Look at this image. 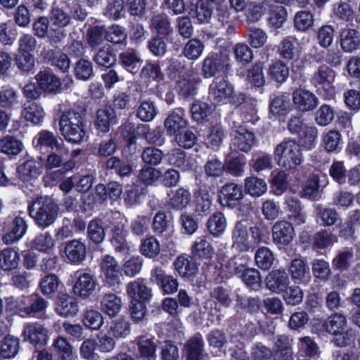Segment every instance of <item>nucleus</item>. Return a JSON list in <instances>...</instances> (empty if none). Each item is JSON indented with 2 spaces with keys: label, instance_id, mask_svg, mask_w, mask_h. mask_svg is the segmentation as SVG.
<instances>
[{
  "label": "nucleus",
  "instance_id": "27",
  "mask_svg": "<svg viewBox=\"0 0 360 360\" xmlns=\"http://www.w3.org/2000/svg\"><path fill=\"white\" fill-rule=\"evenodd\" d=\"M150 28L159 35L169 36L173 32V27L165 13L154 14L150 20Z\"/></svg>",
  "mask_w": 360,
  "mask_h": 360
},
{
  "label": "nucleus",
  "instance_id": "12",
  "mask_svg": "<svg viewBox=\"0 0 360 360\" xmlns=\"http://www.w3.org/2000/svg\"><path fill=\"white\" fill-rule=\"evenodd\" d=\"M292 102L295 108L302 112L313 110L318 105L317 97L311 91L297 89L292 93Z\"/></svg>",
  "mask_w": 360,
  "mask_h": 360
},
{
  "label": "nucleus",
  "instance_id": "30",
  "mask_svg": "<svg viewBox=\"0 0 360 360\" xmlns=\"http://www.w3.org/2000/svg\"><path fill=\"white\" fill-rule=\"evenodd\" d=\"M127 292L131 300H148L152 296L151 290L142 281H134L127 284Z\"/></svg>",
  "mask_w": 360,
  "mask_h": 360
},
{
  "label": "nucleus",
  "instance_id": "45",
  "mask_svg": "<svg viewBox=\"0 0 360 360\" xmlns=\"http://www.w3.org/2000/svg\"><path fill=\"white\" fill-rule=\"evenodd\" d=\"M139 251L146 257L154 259L160 252L159 241L153 236L148 237L141 240Z\"/></svg>",
  "mask_w": 360,
  "mask_h": 360
},
{
  "label": "nucleus",
  "instance_id": "32",
  "mask_svg": "<svg viewBox=\"0 0 360 360\" xmlns=\"http://www.w3.org/2000/svg\"><path fill=\"white\" fill-rule=\"evenodd\" d=\"M78 304L67 295L58 297L56 311L62 316H73L78 312Z\"/></svg>",
  "mask_w": 360,
  "mask_h": 360
},
{
  "label": "nucleus",
  "instance_id": "17",
  "mask_svg": "<svg viewBox=\"0 0 360 360\" xmlns=\"http://www.w3.org/2000/svg\"><path fill=\"white\" fill-rule=\"evenodd\" d=\"M42 164L39 160L30 158L17 167V172L20 179L28 182L37 179L42 172Z\"/></svg>",
  "mask_w": 360,
  "mask_h": 360
},
{
  "label": "nucleus",
  "instance_id": "8",
  "mask_svg": "<svg viewBox=\"0 0 360 360\" xmlns=\"http://www.w3.org/2000/svg\"><path fill=\"white\" fill-rule=\"evenodd\" d=\"M101 271L104 275V283L110 287L120 284L121 273L117 260L112 256L106 255L101 259L100 264Z\"/></svg>",
  "mask_w": 360,
  "mask_h": 360
},
{
  "label": "nucleus",
  "instance_id": "18",
  "mask_svg": "<svg viewBox=\"0 0 360 360\" xmlns=\"http://www.w3.org/2000/svg\"><path fill=\"white\" fill-rule=\"evenodd\" d=\"M293 339L288 335L281 334L274 338V350L278 360H293Z\"/></svg>",
  "mask_w": 360,
  "mask_h": 360
},
{
  "label": "nucleus",
  "instance_id": "51",
  "mask_svg": "<svg viewBox=\"0 0 360 360\" xmlns=\"http://www.w3.org/2000/svg\"><path fill=\"white\" fill-rule=\"evenodd\" d=\"M268 74L276 82L283 83L289 76V69L284 63L277 61L269 65Z\"/></svg>",
  "mask_w": 360,
  "mask_h": 360
},
{
  "label": "nucleus",
  "instance_id": "43",
  "mask_svg": "<svg viewBox=\"0 0 360 360\" xmlns=\"http://www.w3.org/2000/svg\"><path fill=\"white\" fill-rule=\"evenodd\" d=\"M221 193L229 206L234 205L236 202L243 198L242 186L234 183H228L224 185L221 187Z\"/></svg>",
  "mask_w": 360,
  "mask_h": 360
},
{
  "label": "nucleus",
  "instance_id": "36",
  "mask_svg": "<svg viewBox=\"0 0 360 360\" xmlns=\"http://www.w3.org/2000/svg\"><path fill=\"white\" fill-rule=\"evenodd\" d=\"M22 148V143L13 136L6 135L0 139V151L7 155H17Z\"/></svg>",
  "mask_w": 360,
  "mask_h": 360
},
{
  "label": "nucleus",
  "instance_id": "22",
  "mask_svg": "<svg viewBox=\"0 0 360 360\" xmlns=\"http://www.w3.org/2000/svg\"><path fill=\"white\" fill-rule=\"evenodd\" d=\"M233 93V86L224 79L214 82L210 86V96L216 103L225 101L231 98Z\"/></svg>",
  "mask_w": 360,
  "mask_h": 360
},
{
  "label": "nucleus",
  "instance_id": "44",
  "mask_svg": "<svg viewBox=\"0 0 360 360\" xmlns=\"http://www.w3.org/2000/svg\"><path fill=\"white\" fill-rule=\"evenodd\" d=\"M136 344L141 357L153 359L156 356L157 342L155 338L146 337H139L136 338Z\"/></svg>",
  "mask_w": 360,
  "mask_h": 360
},
{
  "label": "nucleus",
  "instance_id": "60",
  "mask_svg": "<svg viewBox=\"0 0 360 360\" xmlns=\"http://www.w3.org/2000/svg\"><path fill=\"white\" fill-rule=\"evenodd\" d=\"M174 264L175 269L182 276H191L198 271L195 262L184 257H177Z\"/></svg>",
  "mask_w": 360,
  "mask_h": 360
},
{
  "label": "nucleus",
  "instance_id": "9",
  "mask_svg": "<svg viewBox=\"0 0 360 360\" xmlns=\"http://www.w3.org/2000/svg\"><path fill=\"white\" fill-rule=\"evenodd\" d=\"M335 73L328 66L323 65L314 72L311 83L319 90H324L327 95L333 91V83L335 81Z\"/></svg>",
  "mask_w": 360,
  "mask_h": 360
},
{
  "label": "nucleus",
  "instance_id": "58",
  "mask_svg": "<svg viewBox=\"0 0 360 360\" xmlns=\"http://www.w3.org/2000/svg\"><path fill=\"white\" fill-rule=\"evenodd\" d=\"M87 233L89 239L96 244L103 242L105 237L103 223L100 219H94L89 222Z\"/></svg>",
  "mask_w": 360,
  "mask_h": 360
},
{
  "label": "nucleus",
  "instance_id": "25",
  "mask_svg": "<svg viewBox=\"0 0 360 360\" xmlns=\"http://www.w3.org/2000/svg\"><path fill=\"white\" fill-rule=\"evenodd\" d=\"M187 360H202L204 342L200 333L191 338L185 345Z\"/></svg>",
  "mask_w": 360,
  "mask_h": 360
},
{
  "label": "nucleus",
  "instance_id": "6",
  "mask_svg": "<svg viewBox=\"0 0 360 360\" xmlns=\"http://www.w3.org/2000/svg\"><path fill=\"white\" fill-rule=\"evenodd\" d=\"M201 82L202 79L196 71L188 70L179 77L176 82L178 93L184 99H193Z\"/></svg>",
  "mask_w": 360,
  "mask_h": 360
},
{
  "label": "nucleus",
  "instance_id": "64",
  "mask_svg": "<svg viewBox=\"0 0 360 360\" xmlns=\"http://www.w3.org/2000/svg\"><path fill=\"white\" fill-rule=\"evenodd\" d=\"M124 3L123 0H110L108 1L103 14L113 20H117L124 15Z\"/></svg>",
  "mask_w": 360,
  "mask_h": 360
},
{
  "label": "nucleus",
  "instance_id": "39",
  "mask_svg": "<svg viewBox=\"0 0 360 360\" xmlns=\"http://www.w3.org/2000/svg\"><path fill=\"white\" fill-rule=\"evenodd\" d=\"M20 349V342L18 338L8 335L1 341L0 356L4 359L14 357Z\"/></svg>",
  "mask_w": 360,
  "mask_h": 360
},
{
  "label": "nucleus",
  "instance_id": "21",
  "mask_svg": "<svg viewBox=\"0 0 360 360\" xmlns=\"http://www.w3.org/2000/svg\"><path fill=\"white\" fill-rule=\"evenodd\" d=\"M255 135L243 126H239L235 130V135L232 141L233 146L238 150L248 153L255 144Z\"/></svg>",
  "mask_w": 360,
  "mask_h": 360
},
{
  "label": "nucleus",
  "instance_id": "56",
  "mask_svg": "<svg viewBox=\"0 0 360 360\" xmlns=\"http://www.w3.org/2000/svg\"><path fill=\"white\" fill-rule=\"evenodd\" d=\"M341 134L335 129H331L323 135V146L328 152L339 150L341 147Z\"/></svg>",
  "mask_w": 360,
  "mask_h": 360
},
{
  "label": "nucleus",
  "instance_id": "11",
  "mask_svg": "<svg viewBox=\"0 0 360 360\" xmlns=\"http://www.w3.org/2000/svg\"><path fill=\"white\" fill-rule=\"evenodd\" d=\"M22 335L24 341H28L35 345H45L49 339L48 330L39 323H26Z\"/></svg>",
  "mask_w": 360,
  "mask_h": 360
},
{
  "label": "nucleus",
  "instance_id": "26",
  "mask_svg": "<svg viewBox=\"0 0 360 360\" xmlns=\"http://www.w3.org/2000/svg\"><path fill=\"white\" fill-rule=\"evenodd\" d=\"M164 125L167 134L169 136H175L186 128L187 122L183 117L181 112L179 113V112L174 111L165 119Z\"/></svg>",
  "mask_w": 360,
  "mask_h": 360
},
{
  "label": "nucleus",
  "instance_id": "59",
  "mask_svg": "<svg viewBox=\"0 0 360 360\" xmlns=\"http://www.w3.org/2000/svg\"><path fill=\"white\" fill-rule=\"evenodd\" d=\"M258 267L267 270L271 268L274 261V257L271 250L266 247L259 248L255 256Z\"/></svg>",
  "mask_w": 360,
  "mask_h": 360
},
{
  "label": "nucleus",
  "instance_id": "16",
  "mask_svg": "<svg viewBox=\"0 0 360 360\" xmlns=\"http://www.w3.org/2000/svg\"><path fill=\"white\" fill-rule=\"evenodd\" d=\"M110 243L116 252L127 254L129 245L127 240V231L121 223L113 224L109 233Z\"/></svg>",
  "mask_w": 360,
  "mask_h": 360
},
{
  "label": "nucleus",
  "instance_id": "35",
  "mask_svg": "<svg viewBox=\"0 0 360 360\" xmlns=\"http://www.w3.org/2000/svg\"><path fill=\"white\" fill-rule=\"evenodd\" d=\"M34 143L36 148L45 146L52 150L65 145L62 141L60 142L52 132L47 130H42L39 132L34 139Z\"/></svg>",
  "mask_w": 360,
  "mask_h": 360
},
{
  "label": "nucleus",
  "instance_id": "14",
  "mask_svg": "<svg viewBox=\"0 0 360 360\" xmlns=\"http://www.w3.org/2000/svg\"><path fill=\"white\" fill-rule=\"evenodd\" d=\"M231 238L233 247L240 251H248L250 248L248 234V223L247 220L238 221L232 229Z\"/></svg>",
  "mask_w": 360,
  "mask_h": 360
},
{
  "label": "nucleus",
  "instance_id": "40",
  "mask_svg": "<svg viewBox=\"0 0 360 360\" xmlns=\"http://www.w3.org/2000/svg\"><path fill=\"white\" fill-rule=\"evenodd\" d=\"M102 311L110 316H116L122 307L121 299L115 294H105L101 302Z\"/></svg>",
  "mask_w": 360,
  "mask_h": 360
},
{
  "label": "nucleus",
  "instance_id": "24",
  "mask_svg": "<svg viewBox=\"0 0 360 360\" xmlns=\"http://www.w3.org/2000/svg\"><path fill=\"white\" fill-rule=\"evenodd\" d=\"M117 123L116 113L112 108H103L97 111L95 125L101 132H108Z\"/></svg>",
  "mask_w": 360,
  "mask_h": 360
},
{
  "label": "nucleus",
  "instance_id": "61",
  "mask_svg": "<svg viewBox=\"0 0 360 360\" xmlns=\"http://www.w3.org/2000/svg\"><path fill=\"white\" fill-rule=\"evenodd\" d=\"M60 281L55 274H49L44 276L39 283V288L43 295L49 296L55 293Z\"/></svg>",
  "mask_w": 360,
  "mask_h": 360
},
{
  "label": "nucleus",
  "instance_id": "3",
  "mask_svg": "<svg viewBox=\"0 0 360 360\" xmlns=\"http://www.w3.org/2000/svg\"><path fill=\"white\" fill-rule=\"evenodd\" d=\"M324 330L332 335V342L338 347H346L354 342L355 330L347 328V319L340 313L330 315L323 322Z\"/></svg>",
  "mask_w": 360,
  "mask_h": 360
},
{
  "label": "nucleus",
  "instance_id": "34",
  "mask_svg": "<svg viewBox=\"0 0 360 360\" xmlns=\"http://www.w3.org/2000/svg\"><path fill=\"white\" fill-rule=\"evenodd\" d=\"M22 115L27 121L38 124L42 122L44 111L42 107L37 103L26 102L24 104Z\"/></svg>",
  "mask_w": 360,
  "mask_h": 360
},
{
  "label": "nucleus",
  "instance_id": "19",
  "mask_svg": "<svg viewBox=\"0 0 360 360\" xmlns=\"http://www.w3.org/2000/svg\"><path fill=\"white\" fill-rule=\"evenodd\" d=\"M96 278L90 274H81L73 288L74 293L82 298L89 297L97 286Z\"/></svg>",
  "mask_w": 360,
  "mask_h": 360
},
{
  "label": "nucleus",
  "instance_id": "37",
  "mask_svg": "<svg viewBox=\"0 0 360 360\" xmlns=\"http://www.w3.org/2000/svg\"><path fill=\"white\" fill-rule=\"evenodd\" d=\"M19 253L12 248H6L0 253V267L4 271H12L18 268Z\"/></svg>",
  "mask_w": 360,
  "mask_h": 360
},
{
  "label": "nucleus",
  "instance_id": "55",
  "mask_svg": "<svg viewBox=\"0 0 360 360\" xmlns=\"http://www.w3.org/2000/svg\"><path fill=\"white\" fill-rule=\"evenodd\" d=\"M316 212L324 226H331L340 219L339 214L334 208L323 207L321 205H317Z\"/></svg>",
  "mask_w": 360,
  "mask_h": 360
},
{
  "label": "nucleus",
  "instance_id": "20",
  "mask_svg": "<svg viewBox=\"0 0 360 360\" xmlns=\"http://www.w3.org/2000/svg\"><path fill=\"white\" fill-rule=\"evenodd\" d=\"M285 205L288 212V216L295 225H302L306 222V214L303 211L301 201L293 196H288L285 198Z\"/></svg>",
  "mask_w": 360,
  "mask_h": 360
},
{
  "label": "nucleus",
  "instance_id": "54",
  "mask_svg": "<svg viewBox=\"0 0 360 360\" xmlns=\"http://www.w3.org/2000/svg\"><path fill=\"white\" fill-rule=\"evenodd\" d=\"M245 188L250 195L260 196L266 191L267 185L262 179L248 177L245 180Z\"/></svg>",
  "mask_w": 360,
  "mask_h": 360
},
{
  "label": "nucleus",
  "instance_id": "15",
  "mask_svg": "<svg viewBox=\"0 0 360 360\" xmlns=\"http://www.w3.org/2000/svg\"><path fill=\"white\" fill-rule=\"evenodd\" d=\"M266 288L273 292L279 294L286 291L290 281L285 270L275 269L269 273L265 279Z\"/></svg>",
  "mask_w": 360,
  "mask_h": 360
},
{
  "label": "nucleus",
  "instance_id": "10",
  "mask_svg": "<svg viewBox=\"0 0 360 360\" xmlns=\"http://www.w3.org/2000/svg\"><path fill=\"white\" fill-rule=\"evenodd\" d=\"M229 56L224 55H212L203 60L202 72L205 78L214 76L220 72H226L229 68Z\"/></svg>",
  "mask_w": 360,
  "mask_h": 360
},
{
  "label": "nucleus",
  "instance_id": "42",
  "mask_svg": "<svg viewBox=\"0 0 360 360\" xmlns=\"http://www.w3.org/2000/svg\"><path fill=\"white\" fill-rule=\"evenodd\" d=\"M225 134L223 127L217 124L212 127L207 134L205 139V143L207 148L213 150H217L221 145Z\"/></svg>",
  "mask_w": 360,
  "mask_h": 360
},
{
  "label": "nucleus",
  "instance_id": "13",
  "mask_svg": "<svg viewBox=\"0 0 360 360\" xmlns=\"http://www.w3.org/2000/svg\"><path fill=\"white\" fill-rule=\"evenodd\" d=\"M272 238L274 243L287 245L294 239L295 231L291 223L285 220L276 221L272 226Z\"/></svg>",
  "mask_w": 360,
  "mask_h": 360
},
{
  "label": "nucleus",
  "instance_id": "31",
  "mask_svg": "<svg viewBox=\"0 0 360 360\" xmlns=\"http://www.w3.org/2000/svg\"><path fill=\"white\" fill-rule=\"evenodd\" d=\"M35 79L40 89L46 91H56L60 86V82L58 78L46 70L40 71L35 76Z\"/></svg>",
  "mask_w": 360,
  "mask_h": 360
},
{
  "label": "nucleus",
  "instance_id": "7",
  "mask_svg": "<svg viewBox=\"0 0 360 360\" xmlns=\"http://www.w3.org/2000/svg\"><path fill=\"white\" fill-rule=\"evenodd\" d=\"M49 307V302L38 293L25 297L18 307V314L22 317H39Z\"/></svg>",
  "mask_w": 360,
  "mask_h": 360
},
{
  "label": "nucleus",
  "instance_id": "5",
  "mask_svg": "<svg viewBox=\"0 0 360 360\" xmlns=\"http://www.w3.org/2000/svg\"><path fill=\"white\" fill-rule=\"evenodd\" d=\"M69 154V150L65 145L56 148V151L51 152L46 157L44 162V167L46 170H52L53 169H61L56 171L54 174L56 176L64 175L66 172H70L75 167V161L69 160L64 162L65 157Z\"/></svg>",
  "mask_w": 360,
  "mask_h": 360
},
{
  "label": "nucleus",
  "instance_id": "63",
  "mask_svg": "<svg viewBox=\"0 0 360 360\" xmlns=\"http://www.w3.org/2000/svg\"><path fill=\"white\" fill-rule=\"evenodd\" d=\"M247 79L254 86L260 87L264 85L265 79L263 73V65L257 63L248 70Z\"/></svg>",
  "mask_w": 360,
  "mask_h": 360
},
{
  "label": "nucleus",
  "instance_id": "29",
  "mask_svg": "<svg viewBox=\"0 0 360 360\" xmlns=\"http://www.w3.org/2000/svg\"><path fill=\"white\" fill-rule=\"evenodd\" d=\"M360 44L359 33L354 29H345L340 33V46L346 52H352Z\"/></svg>",
  "mask_w": 360,
  "mask_h": 360
},
{
  "label": "nucleus",
  "instance_id": "1",
  "mask_svg": "<svg viewBox=\"0 0 360 360\" xmlns=\"http://www.w3.org/2000/svg\"><path fill=\"white\" fill-rule=\"evenodd\" d=\"M30 217L40 229H45L53 225L59 214V207L51 198L39 197L29 202Z\"/></svg>",
  "mask_w": 360,
  "mask_h": 360
},
{
  "label": "nucleus",
  "instance_id": "48",
  "mask_svg": "<svg viewBox=\"0 0 360 360\" xmlns=\"http://www.w3.org/2000/svg\"><path fill=\"white\" fill-rule=\"evenodd\" d=\"M242 273L240 277L243 282L248 286L259 287L262 278L258 270L252 268L245 269L244 266H238L236 269V274Z\"/></svg>",
  "mask_w": 360,
  "mask_h": 360
},
{
  "label": "nucleus",
  "instance_id": "47",
  "mask_svg": "<svg viewBox=\"0 0 360 360\" xmlns=\"http://www.w3.org/2000/svg\"><path fill=\"white\" fill-rule=\"evenodd\" d=\"M121 64L131 72L137 71V65L141 62L138 52L133 49H128L119 55Z\"/></svg>",
  "mask_w": 360,
  "mask_h": 360
},
{
  "label": "nucleus",
  "instance_id": "33",
  "mask_svg": "<svg viewBox=\"0 0 360 360\" xmlns=\"http://www.w3.org/2000/svg\"><path fill=\"white\" fill-rule=\"evenodd\" d=\"M207 228L213 236H221L226 228V219L223 213L220 212L213 213L207 222Z\"/></svg>",
  "mask_w": 360,
  "mask_h": 360
},
{
  "label": "nucleus",
  "instance_id": "38",
  "mask_svg": "<svg viewBox=\"0 0 360 360\" xmlns=\"http://www.w3.org/2000/svg\"><path fill=\"white\" fill-rule=\"evenodd\" d=\"M53 347L60 360H75L76 356L73 347L65 338L59 336L56 338Z\"/></svg>",
  "mask_w": 360,
  "mask_h": 360
},
{
  "label": "nucleus",
  "instance_id": "46",
  "mask_svg": "<svg viewBox=\"0 0 360 360\" xmlns=\"http://www.w3.org/2000/svg\"><path fill=\"white\" fill-rule=\"evenodd\" d=\"M161 175L162 173L159 169L146 165L139 170L137 178L141 184L151 186L160 179Z\"/></svg>",
  "mask_w": 360,
  "mask_h": 360
},
{
  "label": "nucleus",
  "instance_id": "62",
  "mask_svg": "<svg viewBox=\"0 0 360 360\" xmlns=\"http://www.w3.org/2000/svg\"><path fill=\"white\" fill-rule=\"evenodd\" d=\"M50 21L53 25L64 28L71 22V15L58 6L53 7L50 15Z\"/></svg>",
  "mask_w": 360,
  "mask_h": 360
},
{
  "label": "nucleus",
  "instance_id": "23",
  "mask_svg": "<svg viewBox=\"0 0 360 360\" xmlns=\"http://www.w3.org/2000/svg\"><path fill=\"white\" fill-rule=\"evenodd\" d=\"M65 253L70 262L79 264L86 257V246L79 240H72L66 243Z\"/></svg>",
  "mask_w": 360,
  "mask_h": 360
},
{
  "label": "nucleus",
  "instance_id": "53",
  "mask_svg": "<svg viewBox=\"0 0 360 360\" xmlns=\"http://www.w3.org/2000/svg\"><path fill=\"white\" fill-rule=\"evenodd\" d=\"M204 48V44L201 41L192 39L185 44L183 54L188 60H195L202 55Z\"/></svg>",
  "mask_w": 360,
  "mask_h": 360
},
{
  "label": "nucleus",
  "instance_id": "57",
  "mask_svg": "<svg viewBox=\"0 0 360 360\" xmlns=\"http://www.w3.org/2000/svg\"><path fill=\"white\" fill-rule=\"evenodd\" d=\"M17 91L11 87L3 86L0 90V106L11 109L18 103Z\"/></svg>",
  "mask_w": 360,
  "mask_h": 360
},
{
  "label": "nucleus",
  "instance_id": "28",
  "mask_svg": "<svg viewBox=\"0 0 360 360\" xmlns=\"http://www.w3.org/2000/svg\"><path fill=\"white\" fill-rule=\"evenodd\" d=\"M191 254L194 258L209 259L214 255V249L205 237L202 236L198 238L192 245Z\"/></svg>",
  "mask_w": 360,
  "mask_h": 360
},
{
  "label": "nucleus",
  "instance_id": "2",
  "mask_svg": "<svg viewBox=\"0 0 360 360\" xmlns=\"http://www.w3.org/2000/svg\"><path fill=\"white\" fill-rule=\"evenodd\" d=\"M60 131L65 139L78 143L86 134L85 115L74 109L63 112L59 120Z\"/></svg>",
  "mask_w": 360,
  "mask_h": 360
},
{
  "label": "nucleus",
  "instance_id": "50",
  "mask_svg": "<svg viewBox=\"0 0 360 360\" xmlns=\"http://www.w3.org/2000/svg\"><path fill=\"white\" fill-rule=\"evenodd\" d=\"M191 201V193L184 188H178L169 199V205L176 210H183Z\"/></svg>",
  "mask_w": 360,
  "mask_h": 360
},
{
  "label": "nucleus",
  "instance_id": "49",
  "mask_svg": "<svg viewBox=\"0 0 360 360\" xmlns=\"http://www.w3.org/2000/svg\"><path fill=\"white\" fill-rule=\"evenodd\" d=\"M75 76L77 79L86 81L94 75V67L91 61L81 58L74 65Z\"/></svg>",
  "mask_w": 360,
  "mask_h": 360
},
{
  "label": "nucleus",
  "instance_id": "52",
  "mask_svg": "<svg viewBox=\"0 0 360 360\" xmlns=\"http://www.w3.org/2000/svg\"><path fill=\"white\" fill-rule=\"evenodd\" d=\"M54 246V240L48 232L38 234L32 242V248L36 250L49 253Z\"/></svg>",
  "mask_w": 360,
  "mask_h": 360
},
{
  "label": "nucleus",
  "instance_id": "4",
  "mask_svg": "<svg viewBox=\"0 0 360 360\" xmlns=\"http://www.w3.org/2000/svg\"><path fill=\"white\" fill-rule=\"evenodd\" d=\"M274 159L278 165L286 170L296 169L303 162L300 144L293 139H285L274 148Z\"/></svg>",
  "mask_w": 360,
  "mask_h": 360
},
{
  "label": "nucleus",
  "instance_id": "41",
  "mask_svg": "<svg viewBox=\"0 0 360 360\" xmlns=\"http://www.w3.org/2000/svg\"><path fill=\"white\" fill-rule=\"evenodd\" d=\"M93 60L99 66L110 68L115 63V55L109 45H105L97 51Z\"/></svg>",
  "mask_w": 360,
  "mask_h": 360
}]
</instances>
